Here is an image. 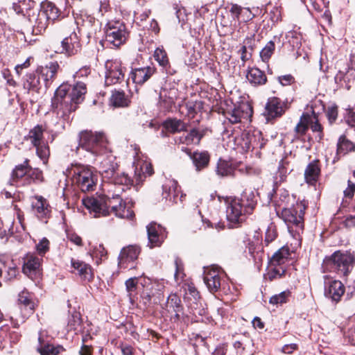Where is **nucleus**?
<instances>
[{
	"mask_svg": "<svg viewBox=\"0 0 355 355\" xmlns=\"http://www.w3.org/2000/svg\"><path fill=\"white\" fill-rule=\"evenodd\" d=\"M87 89L85 83L78 82L73 87L67 84L61 85L55 91L52 99L53 110L58 117L64 120L77 108L85 98Z\"/></svg>",
	"mask_w": 355,
	"mask_h": 355,
	"instance_id": "obj_1",
	"label": "nucleus"
},
{
	"mask_svg": "<svg viewBox=\"0 0 355 355\" xmlns=\"http://www.w3.org/2000/svg\"><path fill=\"white\" fill-rule=\"evenodd\" d=\"M226 217L230 227H236L243 223L247 214H252L257 200L254 191L245 189L240 197L228 198L226 201Z\"/></svg>",
	"mask_w": 355,
	"mask_h": 355,
	"instance_id": "obj_2",
	"label": "nucleus"
},
{
	"mask_svg": "<svg viewBox=\"0 0 355 355\" xmlns=\"http://www.w3.org/2000/svg\"><path fill=\"white\" fill-rule=\"evenodd\" d=\"M29 8L26 12L28 21L33 25L36 34L44 31L50 22H53L60 16V10L54 3L44 1L41 3L40 9H31L35 2L28 0Z\"/></svg>",
	"mask_w": 355,
	"mask_h": 355,
	"instance_id": "obj_3",
	"label": "nucleus"
},
{
	"mask_svg": "<svg viewBox=\"0 0 355 355\" xmlns=\"http://www.w3.org/2000/svg\"><path fill=\"white\" fill-rule=\"evenodd\" d=\"M120 194L121 193L116 191H114L111 194L110 191H109V195L100 199L94 198H83V204L91 213L94 214L95 217L105 216L110 214V209L113 213L117 210L119 203L122 202L123 200Z\"/></svg>",
	"mask_w": 355,
	"mask_h": 355,
	"instance_id": "obj_4",
	"label": "nucleus"
},
{
	"mask_svg": "<svg viewBox=\"0 0 355 355\" xmlns=\"http://www.w3.org/2000/svg\"><path fill=\"white\" fill-rule=\"evenodd\" d=\"M113 157L109 155L101 162V172L104 178L110 179L111 182L117 187V192L122 193L125 189H130L131 186H135V179H132L124 172L116 173L117 164L112 161Z\"/></svg>",
	"mask_w": 355,
	"mask_h": 355,
	"instance_id": "obj_5",
	"label": "nucleus"
},
{
	"mask_svg": "<svg viewBox=\"0 0 355 355\" xmlns=\"http://www.w3.org/2000/svg\"><path fill=\"white\" fill-rule=\"evenodd\" d=\"M355 266V253L352 251L338 250L330 257H326L323 261V266L327 270L347 276L353 270Z\"/></svg>",
	"mask_w": 355,
	"mask_h": 355,
	"instance_id": "obj_6",
	"label": "nucleus"
},
{
	"mask_svg": "<svg viewBox=\"0 0 355 355\" xmlns=\"http://www.w3.org/2000/svg\"><path fill=\"white\" fill-rule=\"evenodd\" d=\"M79 146L94 155H101L105 152L107 139L103 132L84 130L79 134Z\"/></svg>",
	"mask_w": 355,
	"mask_h": 355,
	"instance_id": "obj_7",
	"label": "nucleus"
},
{
	"mask_svg": "<svg viewBox=\"0 0 355 355\" xmlns=\"http://www.w3.org/2000/svg\"><path fill=\"white\" fill-rule=\"evenodd\" d=\"M73 182L83 192L94 190L97 175L87 166L76 165L72 168Z\"/></svg>",
	"mask_w": 355,
	"mask_h": 355,
	"instance_id": "obj_8",
	"label": "nucleus"
},
{
	"mask_svg": "<svg viewBox=\"0 0 355 355\" xmlns=\"http://www.w3.org/2000/svg\"><path fill=\"white\" fill-rule=\"evenodd\" d=\"M306 205L303 202H297L290 208H284L281 212L282 218L287 225L288 230L293 226L297 229L303 228L304 214Z\"/></svg>",
	"mask_w": 355,
	"mask_h": 355,
	"instance_id": "obj_9",
	"label": "nucleus"
},
{
	"mask_svg": "<svg viewBox=\"0 0 355 355\" xmlns=\"http://www.w3.org/2000/svg\"><path fill=\"white\" fill-rule=\"evenodd\" d=\"M128 36L125 25L119 21H109L105 28L106 40L114 46L123 44Z\"/></svg>",
	"mask_w": 355,
	"mask_h": 355,
	"instance_id": "obj_10",
	"label": "nucleus"
},
{
	"mask_svg": "<svg viewBox=\"0 0 355 355\" xmlns=\"http://www.w3.org/2000/svg\"><path fill=\"white\" fill-rule=\"evenodd\" d=\"M105 84L113 85L120 83L124 78L125 68L121 62L117 60H107L105 63Z\"/></svg>",
	"mask_w": 355,
	"mask_h": 355,
	"instance_id": "obj_11",
	"label": "nucleus"
},
{
	"mask_svg": "<svg viewBox=\"0 0 355 355\" xmlns=\"http://www.w3.org/2000/svg\"><path fill=\"white\" fill-rule=\"evenodd\" d=\"M31 205L34 214L40 220L49 218L51 209L46 198L42 196H35L32 199Z\"/></svg>",
	"mask_w": 355,
	"mask_h": 355,
	"instance_id": "obj_12",
	"label": "nucleus"
},
{
	"mask_svg": "<svg viewBox=\"0 0 355 355\" xmlns=\"http://www.w3.org/2000/svg\"><path fill=\"white\" fill-rule=\"evenodd\" d=\"M204 282L211 293H214L217 292L221 286V279L218 268L211 267L206 269L204 272Z\"/></svg>",
	"mask_w": 355,
	"mask_h": 355,
	"instance_id": "obj_13",
	"label": "nucleus"
},
{
	"mask_svg": "<svg viewBox=\"0 0 355 355\" xmlns=\"http://www.w3.org/2000/svg\"><path fill=\"white\" fill-rule=\"evenodd\" d=\"M140 253L139 248L136 245H128L123 248L119 256L118 265L121 268H127L129 263H133Z\"/></svg>",
	"mask_w": 355,
	"mask_h": 355,
	"instance_id": "obj_14",
	"label": "nucleus"
},
{
	"mask_svg": "<svg viewBox=\"0 0 355 355\" xmlns=\"http://www.w3.org/2000/svg\"><path fill=\"white\" fill-rule=\"evenodd\" d=\"M58 69L59 64L57 62H51L38 68L39 79L43 81L46 88L49 87L53 82Z\"/></svg>",
	"mask_w": 355,
	"mask_h": 355,
	"instance_id": "obj_15",
	"label": "nucleus"
},
{
	"mask_svg": "<svg viewBox=\"0 0 355 355\" xmlns=\"http://www.w3.org/2000/svg\"><path fill=\"white\" fill-rule=\"evenodd\" d=\"M146 228L150 248L159 246L166 236L164 228L155 223H150Z\"/></svg>",
	"mask_w": 355,
	"mask_h": 355,
	"instance_id": "obj_16",
	"label": "nucleus"
},
{
	"mask_svg": "<svg viewBox=\"0 0 355 355\" xmlns=\"http://www.w3.org/2000/svg\"><path fill=\"white\" fill-rule=\"evenodd\" d=\"M80 41L76 33H72L65 37L61 43V46L55 51L56 53H66L69 55L76 53L80 49Z\"/></svg>",
	"mask_w": 355,
	"mask_h": 355,
	"instance_id": "obj_17",
	"label": "nucleus"
},
{
	"mask_svg": "<svg viewBox=\"0 0 355 355\" xmlns=\"http://www.w3.org/2000/svg\"><path fill=\"white\" fill-rule=\"evenodd\" d=\"M135 164V186H138L147 176L151 175L154 171L150 162L147 160H138Z\"/></svg>",
	"mask_w": 355,
	"mask_h": 355,
	"instance_id": "obj_18",
	"label": "nucleus"
},
{
	"mask_svg": "<svg viewBox=\"0 0 355 355\" xmlns=\"http://www.w3.org/2000/svg\"><path fill=\"white\" fill-rule=\"evenodd\" d=\"M155 72V69L152 67L137 68L130 72V78L136 85H143Z\"/></svg>",
	"mask_w": 355,
	"mask_h": 355,
	"instance_id": "obj_19",
	"label": "nucleus"
},
{
	"mask_svg": "<svg viewBox=\"0 0 355 355\" xmlns=\"http://www.w3.org/2000/svg\"><path fill=\"white\" fill-rule=\"evenodd\" d=\"M345 293V287L343 283L338 280H333L326 286L324 290L325 297L338 302Z\"/></svg>",
	"mask_w": 355,
	"mask_h": 355,
	"instance_id": "obj_20",
	"label": "nucleus"
},
{
	"mask_svg": "<svg viewBox=\"0 0 355 355\" xmlns=\"http://www.w3.org/2000/svg\"><path fill=\"white\" fill-rule=\"evenodd\" d=\"M179 96L178 89L175 87L162 88L159 92L160 103L166 108H171L175 105V101Z\"/></svg>",
	"mask_w": 355,
	"mask_h": 355,
	"instance_id": "obj_21",
	"label": "nucleus"
},
{
	"mask_svg": "<svg viewBox=\"0 0 355 355\" xmlns=\"http://www.w3.org/2000/svg\"><path fill=\"white\" fill-rule=\"evenodd\" d=\"M188 155L192 160L197 171H200L208 166L210 155L207 151H195L193 153L188 151Z\"/></svg>",
	"mask_w": 355,
	"mask_h": 355,
	"instance_id": "obj_22",
	"label": "nucleus"
},
{
	"mask_svg": "<svg viewBox=\"0 0 355 355\" xmlns=\"http://www.w3.org/2000/svg\"><path fill=\"white\" fill-rule=\"evenodd\" d=\"M284 112V108L280 99L276 97L268 99L266 105V115L268 119L280 116Z\"/></svg>",
	"mask_w": 355,
	"mask_h": 355,
	"instance_id": "obj_23",
	"label": "nucleus"
},
{
	"mask_svg": "<svg viewBox=\"0 0 355 355\" xmlns=\"http://www.w3.org/2000/svg\"><path fill=\"white\" fill-rule=\"evenodd\" d=\"M320 175V167L318 160L310 162L304 170L305 182L311 185H314L318 180Z\"/></svg>",
	"mask_w": 355,
	"mask_h": 355,
	"instance_id": "obj_24",
	"label": "nucleus"
},
{
	"mask_svg": "<svg viewBox=\"0 0 355 355\" xmlns=\"http://www.w3.org/2000/svg\"><path fill=\"white\" fill-rule=\"evenodd\" d=\"M41 265V259L32 254H26L24 258V265L22 268L23 272L31 276L33 273H37Z\"/></svg>",
	"mask_w": 355,
	"mask_h": 355,
	"instance_id": "obj_25",
	"label": "nucleus"
},
{
	"mask_svg": "<svg viewBox=\"0 0 355 355\" xmlns=\"http://www.w3.org/2000/svg\"><path fill=\"white\" fill-rule=\"evenodd\" d=\"M71 266L77 271V274L81 279L90 281L92 279L94 274L91 266L79 260L71 259Z\"/></svg>",
	"mask_w": 355,
	"mask_h": 355,
	"instance_id": "obj_26",
	"label": "nucleus"
},
{
	"mask_svg": "<svg viewBox=\"0 0 355 355\" xmlns=\"http://www.w3.org/2000/svg\"><path fill=\"white\" fill-rule=\"evenodd\" d=\"M313 116L308 113H304L301 116L294 129L295 139H301L306 135L310 124L313 123Z\"/></svg>",
	"mask_w": 355,
	"mask_h": 355,
	"instance_id": "obj_27",
	"label": "nucleus"
},
{
	"mask_svg": "<svg viewBox=\"0 0 355 355\" xmlns=\"http://www.w3.org/2000/svg\"><path fill=\"white\" fill-rule=\"evenodd\" d=\"M163 309L170 314H174L176 318L179 317V313L182 310L181 300L174 293L171 294L166 302Z\"/></svg>",
	"mask_w": 355,
	"mask_h": 355,
	"instance_id": "obj_28",
	"label": "nucleus"
},
{
	"mask_svg": "<svg viewBox=\"0 0 355 355\" xmlns=\"http://www.w3.org/2000/svg\"><path fill=\"white\" fill-rule=\"evenodd\" d=\"M291 253L288 247L284 246L279 249L270 259V264L272 266H286L288 261Z\"/></svg>",
	"mask_w": 355,
	"mask_h": 355,
	"instance_id": "obj_29",
	"label": "nucleus"
},
{
	"mask_svg": "<svg viewBox=\"0 0 355 355\" xmlns=\"http://www.w3.org/2000/svg\"><path fill=\"white\" fill-rule=\"evenodd\" d=\"M246 78L250 84L255 86L264 85L267 81L264 72L256 67L248 70Z\"/></svg>",
	"mask_w": 355,
	"mask_h": 355,
	"instance_id": "obj_30",
	"label": "nucleus"
},
{
	"mask_svg": "<svg viewBox=\"0 0 355 355\" xmlns=\"http://www.w3.org/2000/svg\"><path fill=\"white\" fill-rule=\"evenodd\" d=\"M44 131V128L40 125H37L30 130L27 138L33 146H37L42 143Z\"/></svg>",
	"mask_w": 355,
	"mask_h": 355,
	"instance_id": "obj_31",
	"label": "nucleus"
},
{
	"mask_svg": "<svg viewBox=\"0 0 355 355\" xmlns=\"http://www.w3.org/2000/svg\"><path fill=\"white\" fill-rule=\"evenodd\" d=\"M286 271V266H272L269 263L268 270L265 275V279L272 281L274 279L282 278L285 275Z\"/></svg>",
	"mask_w": 355,
	"mask_h": 355,
	"instance_id": "obj_32",
	"label": "nucleus"
},
{
	"mask_svg": "<svg viewBox=\"0 0 355 355\" xmlns=\"http://www.w3.org/2000/svg\"><path fill=\"white\" fill-rule=\"evenodd\" d=\"M164 127L168 131L175 133L187 130V125L180 119H172L164 122Z\"/></svg>",
	"mask_w": 355,
	"mask_h": 355,
	"instance_id": "obj_33",
	"label": "nucleus"
},
{
	"mask_svg": "<svg viewBox=\"0 0 355 355\" xmlns=\"http://www.w3.org/2000/svg\"><path fill=\"white\" fill-rule=\"evenodd\" d=\"M29 168L30 167L28 166V159H26L23 164L17 166L13 170L12 173V181L16 182L24 177L26 181L27 182Z\"/></svg>",
	"mask_w": 355,
	"mask_h": 355,
	"instance_id": "obj_34",
	"label": "nucleus"
},
{
	"mask_svg": "<svg viewBox=\"0 0 355 355\" xmlns=\"http://www.w3.org/2000/svg\"><path fill=\"white\" fill-rule=\"evenodd\" d=\"M178 182L173 180H168L163 185V198L166 200H172L175 198L177 193Z\"/></svg>",
	"mask_w": 355,
	"mask_h": 355,
	"instance_id": "obj_35",
	"label": "nucleus"
},
{
	"mask_svg": "<svg viewBox=\"0 0 355 355\" xmlns=\"http://www.w3.org/2000/svg\"><path fill=\"white\" fill-rule=\"evenodd\" d=\"M202 135L196 129H192L186 135L180 137V142L186 145L198 144Z\"/></svg>",
	"mask_w": 355,
	"mask_h": 355,
	"instance_id": "obj_36",
	"label": "nucleus"
},
{
	"mask_svg": "<svg viewBox=\"0 0 355 355\" xmlns=\"http://www.w3.org/2000/svg\"><path fill=\"white\" fill-rule=\"evenodd\" d=\"M234 168L227 161L220 159L217 163L216 173L220 176L231 175L234 173Z\"/></svg>",
	"mask_w": 355,
	"mask_h": 355,
	"instance_id": "obj_37",
	"label": "nucleus"
},
{
	"mask_svg": "<svg viewBox=\"0 0 355 355\" xmlns=\"http://www.w3.org/2000/svg\"><path fill=\"white\" fill-rule=\"evenodd\" d=\"M111 103L114 107H126L129 105L130 101L124 92L116 91L112 95Z\"/></svg>",
	"mask_w": 355,
	"mask_h": 355,
	"instance_id": "obj_38",
	"label": "nucleus"
},
{
	"mask_svg": "<svg viewBox=\"0 0 355 355\" xmlns=\"http://www.w3.org/2000/svg\"><path fill=\"white\" fill-rule=\"evenodd\" d=\"M354 144L347 140L344 135L340 137L337 144V151L338 153L345 154L349 151L354 150Z\"/></svg>",
	"mask_w": 355,
	"mask_h": 355,
	"instance_id": "obj_39",
	"label": "nucleus"
},
{
	"mask_svg": "<svg viewBox=\"0 0 355 355\" xmlns=\"http://www.w3.org/2000/svg\"><path fill=\"white\" fill-rule=\"evenodd\" d=\"M154 58L155 60L159 63V64L164 68H166L169 65L167 53L163 47H157L155 50Z\"/></svg>",
	"mask_w": 355,
	"mask_h": 355,
	"instance_id": "obj_40",
	"label": "nucleus"
},
{
	"mask_svg": "<svg viewBox=\"0 0 355 355\" xmlns=\"http://www.w3.org/2000/svg\"><path fill=\"white\" fill-rule=\"evenodd\" d=\"M349 68L346 67L344 70L339 69L338 73L336 74L334 77V80L336 84L338 85L340 87H345L347 89H349L350 86L348 84L346 78V74L348 72Z\"/></svg>",
	"mask_w": 355,
	"mask_h": 355,
	"instance_id": "obj_41",
	"label": "nucleus"
},
{
	"mask_svg": "<svg viewBox=\"0 0 355 355\" xmlns=\"http://www.w3.org/2000/svg\"><path fill=\"white\" fill-rule=\"evenodd\" d=\"M81 324V319L78 313H73L69 318L67 324L68 331H74L76 334L79 331Z\"/></svg>",
	"mask_w": 355,
	"mask_h": 355,
	"instance_id": "obj_42",
	"label": "nucleus"
},
{
	"mask_svg": "<svg viewBox=\"0 0 355 355\" xmlns=\"http://www.w3.org/2000/svg\"><path fill=\"white\" fill-rule=\"evenodd\" d=\"M40 84L39 76L37 78L34 73H28L26 76V80L24 83V88L30 90L37 88Z\"/></svg>",
	"mask_w": 355,
	"mask_h": 355,
	"instance_id": "obj_43",
	"label": "nucleus"
},
{
	"mask_svg": "<svg viewBox=\"0 0 355 355\" xmlns=\"http://www.w3.org/2000/svg\"><path fill=\"white\" fill-rule=\"evenodd\" d=\"M291 295L288 290L281 292L277 295L272 296L269 300V303L273 305L282 304L287 302L288 298Z\"/></svg>",
	"mask_w": 355,
	"mask_h": 355,
	"instance_id": "obj_44",
	"label": "nucleus"
},
{
	"mask_svg": "<svg viewBox=\"0 0 355 355\" xmlns=\"http://www.w3.org/2000/svg\"><path fill=\"white\" fill-rule=\"evenodd\" d=\"M62 349L61 346L55 347L53 345H45L37 348L41 355H58Z\"/></svg>",
	"mask_w": 355,
	"mask_h": 355,
	"instance_id": "obj_45",
	"label": "nucleus"
},
{
	"mask_svg": "<svg viewBox=\"0 0 355 355\" xmlns=\"http://www.w3.org/2000/svg\"><path fill=\"white\" fill-rule=\"evenodd\" d=\"M275 51V43L268 42L260 52V57L263 62H268Z\"/></svg>",
	"mask_w": 355,
	"mask_h": 355,
	"instance_id": "obj_46",
	"label": "nucleus"
},
{
	"mask_svg": "<svg viewBox=\"0 0 355 355\" xmlns=\"http://www.w3.org/2000/svg\"><path fill=\"white\" fill-rule=\"evenodd\" d=\"M35 147L36 148V153L37 156L43 161L44 164H46L50 155L48 145L42 142L41 144Z\"/></svg>",
	"mask_w": 355,
	"mask_h": 355,
	"instance_id": "obj_47",
	"label": "nucleus"
},
{
	"mask_svg": "<svg viewBox=\"0 0 355 355\" xmlns=\"http://www.w3.org/2000/svg\"><path fill=\"white\" fill-rule=\"evenodd\" d=\"M114 213L116 216L121 218H131L134 215L132 211L126 208L123 202L119 203L117 210Z\"/></svg>",
	"mask_w": 355,
	"mask_h": 355,
	"instance_id": "obj_48",
	"label": "nucleus"
},
{
	"mask_svg": "<svg viewBox=\"0 0 355 355\" xmlns=\"http://www.w3.org/2000/svg\"><path fill=\"white\" fill-rule=\"evenodd\" d=\"M43 179L42 172L38 168H32L30 167L28 173L27 183L31 182L39 181L42 182Z\"/></svg>",
	"mask_w": 355,
	"mask_h": 355,
	"instance_id": "obj_49",
	"label": "nucleus"
},
{
	"mask_svg": "<svg viewBox=\"0 0 355 355\" xmlns=\"http://www.w3.org/2000/svg\"><path fill=\"white\" fill-rule=\"evenodd\" d=\"M137 284V277H131L125 281V288L130 298H131L133 294L136 292Z\"/></svg>",
	"mask_w": 355,
	"mask_h": 355,
	"instance_id": "obj_50",
	"label": "nucleus"
},
{
	"mask_svg": "<svg viewBox=\"0 0 355 355\" xmlns=\"http://www.w3.org/2000/svg\"><path fill=\"white\" fill-rule=\"evenodd\" d=\"M251 42V37H246L243 41V45L239 50V53H241V59L243 62L248 60L251 57V54L247 52V46H250Z\"/></svg>",
	"mask_w": 355,
	"mask_h": 355,
	"instance_id": "obj_51",
	"label": "nucleus"
},
{
	"mask_svg": "<svg viewBox=\"0 0 355 355\" xmlns=\"http://www.w3.org/2000/svg\"><path fill=\"white\" fill-rule=\"evenodd\" d=\"M38 254L43 256L49 250V241L46 238H43L36 245Z\"/></svg>",
	"mask_w": 355,
	"mask_h": 355,
	"instance_id": "obj_52",
	"label": "nucleus"
},
{
	"mask_svg": "<svg viewBox=\"0 0 355 355\" xmlns=\"http://www.w3.org/2000/svg\"><path fill=\"white\" fill-rule=\"evenodd\" d=\"M277 236L276 228L274 225L268 226L265 236V242L268 244L274 241Z\"/></svg>",
	"mask_w": 355,
	"mask_h": 355,
	"instance_id": "obj_53",
	"label": "nucleus"
},
{
	"mask_svg": "<svg viewBox=\"0 0 355 355\" xmlns=\"http://www.w3.org/2000/svg\"><path fill=\"white\" fill-rule=\"evenodd\" d=\"M107 252L102 244H99L95 246L93 249L92 255L96 257L102 258L105 257Z\"/></svg>",
	"mask_w": 355,
	"mask_h": 355,
	"instance_id": "obj_54",
	"label": "nucleus"
},
{
	"mask_svg": "<svg viewBox=\"0 0 355 355\" xmlns=\"http://www.w3.org/2000/svg\"><path fill=\"white\" fill-rule=\"evenodd\" d=\"M243 8L237 4H234L230 8V12L234 15L235 19L239 20L241 16V13Z\"/></svg>",
	"mask_w": 355,
	"mask_h": 355,
	"instance_id": "obj_55",
	"label": "nucleus"
},
{
	"mask_svg": "<svg viewBox=\"0 0 355 355\" xmlns=\"http://www.w3.org/2000/svg\"><path fill=\"white\" fill-rule=\"evenodd\" d=\"M327 115L330 123L334 122L338 116L337 107H329L327 110Z\"/></svg>",
	"mask_w": 355,
	"mask_h": 355,
	"instance_id": "obj_56",
	"label": "nucleus"
},
{
	"mask_svg": "<svg viewBox=\"0 0 355 355\" xmlns=\"http://www.w3.org/2000/svg\"><path fill=\"white\" fill-rule=\"evenodd\" d=\"M26 0H18L17 2H14L12 3V8L14 10V11L17 13V14H24V8L21 7V3H22L23 5L24 4H26Z\"/></svg>",
	"mask_w": 355,
	"mask_h": 355,
	"instance_id": "obj_57",
	"label": "nucleus"
},
{
	"mask_svg": "<svg viewBox=\"0 0 355 355\" xmlns=\"http://www.w3.org/2000/svg\"><path fill=\"white\" fill-rule=\"evenodd\" d=\"M254 17V15L248 8H243L241 18L243 21L247 22Z\"/></svg>",
	"mask_w": 355,
	"mask_h": 355,
	"instance_id": "obj_58",
	"label": "nucleus"
},
{
	"mask_svg": "<svg viewBox=\"0 0 355 355\" xmlns=\"http://www.w3.org/2000/svg\"><path fill=\"white\" fill-rule=\"evenodd\" d=\"M91 72L90 68L89 67L85 66L80 68L76 73L73 75V77L80 78V77H87Z\"/></svg>",
	"mask_w": 355,
	"mask_h": 355,
	"instance_id": "obj_59",
	"label": "nucleus"
},
{
	"mask_svg": "<svg viewBox=\"0 0 355 355\" xmlns=\"http://www.w3.org/2000/svg\"><path fill=\"white\" fill-rule=\"evenodd\" d=\"M17 274L18 271L17 267L15 264H12L11 266L8 268L7 271V275L6 277L8 280H12L17 277Z\"/></svg>",
	"mask_w": 355,
	"mask_h": 355,
	"instance_id": "obj_60",
	"label": "nucleus"
},
{
	"mask_svg": "<svg viewBox=\"0 0 355 355\" xmlns=\"http://www.w3.org/2000/svg\"><path fill=\"white\" fill-rule=\"evenodd\" d=\"M288 173V169L285 166V163L283 160L279 162L278 171L277 172V175H279L280 180H283L284 177H286V173Z\"/></svg>",
	"mask_w": 355,
	"mask_h": 355,
	"instance_id": "obj_61",
	"label": "nucleus"
},
{
	"mask_svg": "<svg viewBox=\"0 0 355 355\" xmlns=\"http://www.w3.org/2000/svg\"><path fill=\"white\" fill-rule=\"evenodd\" d=\"M355 191V184L348 180V187L344 191V195L347 198H352Z\"/></svg>",
	"mask_w": 355,
	"mask_h": 355,
	"instance_id": "obj_62",
	"label": "nucleus"
},
{
	"mask_svg": "<svg viewBox=\"0 0 355 355\" xmlns=\"http://www.w3.org/2000/svg\"><path fill=\"white\" fill-rule=\"evenodd\" d=\"M68 239L76 245H82V239L75 233L69 234L67 236Z\"/></svg>",
	"mask_w": 355,
	"mask_h": 355,
	"instance_id": "obj_63",
	"label": "nucleus"
},
{
	"mask_svg": "<svg viewBox=\"0 0 355 355\" xmlns=\"http://www.w3.org/2000/svg\"><path fill=\"white\" fill-rule=\"evenodd\" d=\"M279 82L282 85H291L293 82V77L291 75H285L279 77Z\"/></svg>",
	"mask_w": 355,
	"mask_h": 355,
	"instance_id": "obj_64",
	"label": "nucleus"
}]
</instances>
